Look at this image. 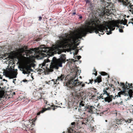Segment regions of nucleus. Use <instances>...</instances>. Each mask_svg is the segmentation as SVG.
Returning <instances> with one entry per match:
<instances>
[{
  "instance_id": "obj_13",
  "label": "nucleus",
  "mask_w": 133,
  "mask_h": 133,
  "mask_svg": "<svg viewBox=\"0 0 133 133\" xmlns=\"http://www.w3.org/2000/svg\"><path fill=\"white\" fill-rule=\"evenodd\" d=\"M44 94V93L37 92H35V97L36 99H41L42 98V96Z\"/></svg>"
},
{
  "instance_id": "obj_5",
  "label": "nucleus",
  "mask_w": 133,
  "mask_h": 133,
  "mask_svg": "<svg viewBox=\"0 0 133 133\" xmlns=\"http://www.w3.org/2000/svg\"><path fill=\"white\" fill-rule=\"evenodd\" d=\"M133 91L131 89H129L128 92V94H126L124 91H121L119 92L118 93V96L121 97V95H124L125 96H128V95H129V96L130 97L129 98L132 97V96L133 95ZM128 99H129L130 98H129L128 97Z\"/></svg>"
},
{
  "instance_id": "obj_27",
  "label": "nucleus",
  "mask_w": 133,
  "mask_h": 133,
  "mask_svg": "<svg viewBox=\"0 0 133 133\" xmlns=\"http://www.w3.org/2000/svg\"><path fill=\"white\" fill-rule=\"evenodd\" d=\"M89 82L88 83V84H89L90 83H91V84H92L93 82L94 81L93 79H89Z\"/></svg>"
},
{
  "instance_id": "obj_30",
  "label": "nucleus",
  "mask_w": 133,
  "mask_h": 133,
  "mask_svg": "<svg viewBox=\"0 0 133 133\" xmlns=\"http://www.w3.org/2000/svg\"><path fill=\"white\" fill-rule=\"evenodd\" d=\"M95 90L94 91V92H95V93L96 94H98V92H97L96 91V90L95 89Z\"/></svg>"
},
{
  "instance_id": "obj_32",
  "label": "nucleus",
  "mask_w": 133,
  "mask_h": 133,
  "mask_svg": "<svg viewBox=\"0 0 133 133\" xmlns=\"http://www.w3.org/2000/svg\"><path fill=\"white\" fill-rule=\"evenodd\" d=\"M42 19V17H39V20L40 21Z\"/></svg>"
},
{
  "instance_id": "obj_22",
  "label": "nucleus",
  "mask_w": 133,
  "mask_h": 133,
  "mask_svg": "<svg viewBox=\"0 0 133 133\" xmlns=\"http://www.w3.org/2000/svg\"><path fill=\"white\" fill-rule=\"evenodd\" d=\"M68 133H72L71 132L73 131L72 129L71 128H69V129H68Z\"/></svg>"
},
{
  "instance_id": "obj_26",
  "label": "nucleus",
  "mask_w": 133,
  "mask_h": 133,
  "mask_svg": "<svg viewBox=\"0 0 133 133\" xmlns=\"http://www.w3.org/2000/svg\"><path fill=\"white\" fill-rule=\"evenodd\" d=\"M94 72H95V73H93L92 74L95 75V76H96L97 75V72L95 69H94L93 71Z\"/></svg>"
},
{
  "instance_id": "obj_28",
  "label": "nucleus",
  "mask_w": 133,
  "mask_h": 133,
  "mask_svg": "<svg viewBox=\"0 0 133 133\" xmlns=\"http://www.w3.org/2000/svg\"><path fill=\"white\" fill-rule=\"evenodd\" d=\"M75 122H73L71 123V125H72V127L74 128L75 126Z\"/></svg>"
},
{
  "instance_id": "obj_7",
  "label": "nucleus",
  "mask_w": 133,
  "mask_h": 133,
  "mask_svg": "<svg viewBox=\"0 0 133 133\" xmlns=\"http://www.w3.org/2000/svg\"><path fill=\"white\" fill-rule=\"evenodd\" d=\"M17 74V69L15 70L11 71L8 74V76L10 79H12L16 77V76Z\"/></svg>"
},
{
  "instance_id": "obj_8",
  "label": "nucleus",
  "mask_w": 133,
  "mask_h": 133,
  "mask_svg": "<svg viewBox=\"0 0 133 133\" xmlns=\"http://www.w3.org/2000/svg\"><path fill=\"white\" fill-rule=\"evenodd\" d=\"M17 74V69L15 70L11 71L8 74V76L10 79H12L16 77V76Z\"/></svg>"
},
{
  "instance_id": "obj_42",
  "label": "nucleus",
  "mask_w": 133,
  "mask_h": 133,
  "mask_svg": "<svg viewBox=\"0 0 133 133\" xmlns=\"http://www.w3.org/2000/svg\"><path fill=\"white\" fill-rule=\"evenodd\" d=\"M76 14V12H74V13H73V14H73V15H75V14Z\"/></svg>"
},
{
  "instance_id": "obj_39",
  "label": "nucleus",
  "mask_w": 133,
  "mask_h": 133,
  "mask_svg": "<svg viewBox=\"0 0 133 133\" xmlns=\"http://www.w3.org/2000/svg\"><path fill=\"white\" fill-rule=\"evenodd\" d=\"M110 85V86L111 87H112V86H114V85H113L112 84H111V85Z\"/></svg>"
},
{
  "instance_id": "obj_4",
  "label": "nucleus",
  "mask_w": 133,
  "mask_h": 133,
  "mask_svg": "<svg viewBox=\"0 0 133 133\" xmlns=\"http://www.w3.org/2000/svg\"><path fill=\"white\" fill-rule=\"evenodd\" d=\"M33 64L29 62H27L21 67V69L23 74H29L32 70L31 68Z\"/></svg>"
},
{
  "instance_id": "obj_35",
  "label": "nucleus",
  "mask_w": 133,
  "mask_h": 133,
  "mask_svg": "<svg viewBox=\"0 0 133 133\" xmlns=\"http://www.w3.org/2000/svg\"><path fill=\"white\" fill-rule=\"evenodd\" d=\"M132 83L130 84V87H131L130 88H132Z\"/></svg>"
},
{
  "instance_id": "obj_2",
  "label": "nucleus",
  "mask_w": 133,
  "mask_h": 133,
  "mask_svg": "<svg viewBox=\"0 0 133 133\" xmlns=\"http://www.w3.org/2000/svg\"><path fill=\"white\" fill-rule=\"evenodd\" d=\"M77 76L75 75L74 78L72 77L66 83L67 86V89L70 91V95L73 97H77L78 98H82L81 96L80 95L79 96L78 94L77 91L80 90L79 88H78V86L80 85L82 87H84L85 85V83H83V82L79 81L78 78L76 79Z\"/></svg>"
},
{
  "instance_id": "obj_24",
  "label": "nucleus",
  "mask_w": 133,
  "mask_h": 133,
  "mask_svg": "<svg viewBox=\"0 0 133 133\" xmlns=\"http://www.w3.org/2000/svg\"><path fill=\"white\" fill-rule=\"evenodd\" d=\"M28 125H25V124L23 126V129H24V127H25V130H27V129H28Z\"/></svg>"
},
{
  "instance_id": "obj_34",
  "label": "nucleus",
  "mask_w": 133,
  "mask_h": 133,
  "mask_svg": "<svg viewBox=\"0 0 133 133\" xmlns=\"http://www.w3.org/2000/svg\"><path fill=\"white\" fill-rule=\"evenodd\" d=\"M78 52V50H77L75 52V54L77 55Z\"/></svg>"
},
{
  "instance_id": "obj_3",
  "label": "nucleus",
  "mask_w": 133,
  "mask_h": 133,
  "mask_svg": "<svg viewBox=\"0 0 133 133\" xmlns=\"http://www.w3.org/2000/svg\"><path fill=\"white\" fill-rule=\"evenodd\" d=\"M105 4V8L106 10H104L103 11H102L99 14V16L101 17H103L105 15L109 16L110 14L112 13V12L113 10L112 8L113 7V4L110 3L108 2H107Z\"/></svg>"
},
{
  "instance_id": "obj_20",
  "label": "nucleus",
  "mask_w": 133,
  "mask_h": 133,
  "mask_svg": "<svg viewBox=\"0 0 133 133\" xmlns=\"http://www.w3.org/2000/svg\"><path fill=\"white\" fill-rule=\"evenodd\" d=\"M119 2H131L129 1V0H118Z\"/></svg>"
},
{
  "instance_id": "obj_36",
  "label": "nucleus",
  "mask_w": 133,
  "mask_h": 133,
  "mask_svg": "<svg viewBox=\"0 0 133 133\" xmlns=\"http://www.w3.org/2000/svg\"><path fill=\"white\" fill-rule=\"evenodd\" d=\"M44 103L46 104H47V105H48L47 104V102H48L46 100H45L44 101Z\"/></svg>"
},
{
  "instance_id": "obj_40",
  "label": "nucleus",
  "mask_w": 133,
  "mask_h": 133,
  "mask_svg": "<svg viewBox=\"0 0 133 133\" xmlns=\"http://www.w3.org/2000/svg\"><path fill=\"white\" fill-rule=\"evenodd\" d=\"M39 40V39H36V41H38Z\"/></svg>"
},
{
  "instance_id": "obj_15",
  "label": "nucleus",
  "mask_w": 133,
  "mask_h": 133,
  "mask_svg": "<svg viewBox=\"0 0 133 133\" xmlns=\"http://www.w3.org/2000/svg\"><path fill=\"white\" fill-rule=\"evenodd\" d=\"M89 120L86 118H84L82 121L81 122V126L82 127L85 125H87L89 124L88 122Z\"/></svg>"
},
{
  "instance_id": "obj_44",
  "label": "nucleus",
  "mask_w": 133,
  "mask_h": 133,
  "mask_svg": "<svg viewBox=\"0 0 133 133\" xmlns=\"http://www.w3.org/2000/svg\"><path fill=\"white\" fill-rule=\"evenodd\" d=\"M121 28H123L124 26H123L122 27V26H121Z\"/></svg>"
},
{
  "instance_id": "obj_10",
  "label": "nucleus",
  "mask_w": 133,
  "mask_h": 133,
  "mask_svg": "<svg viewBox=\"0 0 133 133\" xmlns=\"http://www.w3.org/2000/svg\"><path fill=\"white\" fill-rule=\"evenodd\" d=\"M85 109L88 110V112L91 114L93 113V110L95 109V107L94 106H91L88 104H87L85 106Z\"/></svg>"
},
{
  "instance_id": "obj_12",
  "label": "nucleus",
  "mask_w": 133,
  "mask_h": 133,
  "mask_svg": "<svg viewBox=\"0 0 133 133\" xmlns=\"http://www.w3.org/2000/svg\"><path fill=\"white\" fill-rule=\"evenodd\" d=\"M65 78V76L64 75L61 74L60 76L58 77L55 81H54V79H52V81H54V84H57L56 82L58 81H62L63 79Z\"/></svg>"
},
{
  "instance_id": "obj_18",
  "label": "nucleus",
  "mask_w": 133,
  "mask_h": 133,
  "mask_svg": "<svg viewBox=\"0 0 133 133\" xmlns=\"http://www.w3.org/2000/svg\"><path fill=\"white\" fill-rule=\"evenodd\" d=\"M48 110V109L47 108H43L42 110H41L40 111L38 112L37 114V115H39L41 113H43L45 112V111Z\"/></svg>"
},
{
  "instance_id": "obj_33",
  "label": "nucleus",
  "mask_w": 133,
  "mask_h": 133,
  "mask_svg": "<svg viewBox=\"0 0 133 133\" xmlns=\"http://www.w3.org/2000/svg\"><path fill=\"white\" fill-rule=\"evenodd\" d=\"M23 82H28V80H26V79H24V80H23L22 81Z\"/></svg>"
},
{
  "instance_id": "obj_47",
  "label": "nucleus",
  "mask_w": 133,
  "mask_h": 133,
  "mask_svg": "<svg viewBox=\"0 0 133 133\" xmlns=\"http://www.w3.org/2000/svg\"><path fill=\"white\" fill-rule=\"evenodd\" d=\"M129 17V16H127V17Z\"/></svg>"
},
{
  "instance_id": "obj_14",
  "label": "nucleus",
  "mask_w": 133,
  "mask_h": 133,
  "mask_svg": "<svg viewBox=\"0 0 133 133\" xmlns=\"http://www.w3.org/2000/svg\"><path fill=\"white\" fill-rule=\"evenodd\" d=\"M126 84H124V83L121 82L120 83V84L121 85V86H122V88L124 90H126V89H128L129 88L128 87L131 88V87H130V84L128 83V86L127 85V82H126Z\"/></svg>"
},
{
  "instance_id": "obj_11",
  "label": "nucleus",
  "mask_w": 133,
  "mask_h": 133,
  "mask_svg": "<svg viewBox=\"0 0 133 133\" xmlns=\"http://www.w3.org/2000/svg\"><path fill=\"white\" fill-rule=\"evenodd\" d=\"M116 121L117 122L115 124H114L115 123L113 124L112 125L113 127H116V126H117H117L116 124H123L125 123V120L121 119H117Z\"/></svg>"
},
{
  "instance_id": "obj_37",
  "label": "nucleus",
  "mask_w": 133,
  "mask_h": 133,
  "mask_svg": "<svg viewBox=\"0 0 133 133\" xmlns=\"http://www.w3.org/2000/svg\"><path fill=\"white\" fill-rule=\"evenodd\" d=\"M16 79H14L13 80V83H15V81H16Z\"/></svg>"
},
{
  "instance_id": "obj_41",
  "label": "nucleus",
  "mask_w": 133,
  "mask_h": 133,
  "mask_svg": "<svg viewBox=\"0 0 133 133\" xmlns=\"http://www.w3.org/2000/svg\"><path fill=\"white\" fill-rule=\"evenodd\" d=\"M102 1L105 2L107 0H101Z\"/></svg>"
},
{
  "instance_id": "obj_21",
  "label": "nucleus",
  "mask_w": 133,
  "mask_h": 133,
  "mask_svg": "<svg viewBox=\"0 0 133 133\" xmlns=\"http://www.w3.org/2000/svg\"><path fill=\"white\" fill-rule=\"evenodd\" d=\"M125 122H127L128 123H131L132 121H133V120L132 119H131V118L130 119L129 118L127 120H125Z\"/></svg>"
},
{
  "instance_id": "obj_46",
  "label": "nucleus",
  "mask_w": 133,
  "mask_h": 133,
  "mask_svg": "<svg viewBox=\"0 0 133 133\" xmlns=\"http://www.w3.org/2000/svg\"><path fill=\"white\" fill-rule=\"evenodd\" d=\"M5 79H3V81H5Z\"/></svg>"
},
{
  "instance_id": "obj_6",
  "label": "nucleus",
  "mask_w": 133,
  "mask_h": 133,
  "mask_svg": "<svg viewBox=\"0 0 133 133\" xmlns=\"http://www.w3.org/2000/svg\"><path fill=\"white\" fill-rule=\"evenodd\" d=\"M107 96L106 97H103L102 99H104L105 102H107L108 103H110L111 102L113 98L115 99L116 98V97H119L118 95V96L117 95L115 96H113L112 95H110V94L108 95V96Z\"/></svg>"
},
{
  "instance_id": "obj_1",
  "label": "nucleus",
  "mask_w": 133,
  "mask_h": 133,
  "mask_svg": "<svg viewBox=\"0 0 133 133\" xmlns=\"http://www.w3.org/2000/svg\"><path fill=\"white\" fill-rule=\"evenodd\" d=\"M109 29L110 31L107 33V35L112 33L111 31L115 29V22H109L103 21L101 22L99 19L96 18L91 20L87 23V24L78 33L72 32L70 34L65 33L63 34L59 37V40H57L55 46L54 48L46 47L44 45L39 46L34 50H27L25 46L20 48L17 50L18 54L21 56L28 57L30 59L36 58L41 59L45 57H48V59H44V62L40 66L43 69L44 71L47 72H52L54 69H58L59 67L62 66V63H65L66 60V55H63L59 58L57 59L53 57L50 64L49 65L47 64L50 61L48 59L50 57L54 55V52L56 50L59 48H66L69 43H75L77 42L78 39H81L82 37L85 36L89 33L95 32L103 35L105 30Z\"/></svg>"
},
{
  "instance_id": "obj_45",
  "label": "nucleus",
  "mask_w": 133,
  "mask_h": 133,
  "mask_svg": "<svg viewBox=\"0 0 133 133\" xmlns=\"http://www.w3.org/2000/svg\"><path fill=\"white\" fill-rule=\"evenodd\" d=\"M105 122H107V120H105Z\"/></svg>"
},
{
  "instance_id": "obj_31",
  "label": "nucleus",
  "mask_w": 133,
  "mask_h": 133,
  "mask_svg": "<svg viewBox=\"0 0 133 133\" xmlns=\"http://www.w3.org/2000/svg\"><path fill=\"white\" fill-rule=\"evenodd\" d=\"M81 58V56H77V59H80Z\"/></svg>"
},
{
  "instance_id": "obj_49",
  "label": "nucleus",
  "mask_w": 133,
  "mask_h": 133,
  "mask_svg": "<svg viewBox=\"0 0 133 133\" xmlns=\"http://www.w3.org/2000/svg\"><path fill=\"white\" fill-rule=\"evenodd\" d=\"M82 18V17H80V18Z\"/></svg>"
},
{
  "instance_id": "obj_17",
  "label": "nucleus",
  "mask_w": 133,
  "mask_h": 133,
  "mask_svg": "<svg viewBox=\"0 0 133 133\" xmlns=\"http://www.w3.org/2000/svg\"><path fill=\"white\" fill-rule=\"evenodd\" d=\"M127 20L126 19H124V20H122L121 21V22L120 24H123L124 25H127V26H128V25L127 24Z\"/></svg>"
},
{
  "instance_id": "obj_16",
  "label": "nucleus",
  "mask_w": 133,
  "mask_h": 133,
  "mask_svg": "<svg viewBox=\"0 0 133 133\" xmlns=\"http://www.w3.org/2000/svg\"><path fill=\"white\" fill-rule=\"evenodd\" d=\"M95 83L98 82L99 83L102 81V78L101 75H99L96 78V79L94 80Z\"/></svg>"
},
{
  "instance_id": "obj_38",
  "label": "nucleus",
  "mask_w": 133,
  "mask_h": 133,
  "mask_svg": "<svg viewBox=\"0 0 133 133\" xmlns=\"http://www.w3.org/2000/svg\"><path fill=\"white\" fill-rule=\"evenodd\" d=\"M95 96L94 95H92V96H91V98H92L93 97H94Z\"/></svg>"
},
{
  "instance_id": "obj_50",
  "label": "nucleus",
  "mask_w": 133,
  "mask_h": 133,
  "mask_svg": "<svg viewBox=\"0 0 133 133\" xmlns=\"http://www.w3.org/2000/svg\"><path fill=\"white\" fill-rule=\"evenodd\" d=\"M118 83L119 84V82H118Z\"/></svg>"
},
{
  "instance_id": "obj_29",
  "label": "nucleus",
  "mask_w": 133,
  "mask_h": 133,
  "mask_svg": "<svg viewBox=\"0 0 133 133\" xmlns=\"http://www.w3.org/2000/svg\"><path fill=\"white\" fill-rule=\"evenodd\" d=\"M119 31L121 32H123V30L122 29H119Z\"/></svg>"
},
{
  "instance_id": "obj_43",
  "label": "nucleus",
  "mask_w": 133,
  "mask_h": 133,
  "mask_svg": "<svg viewBox=\"0 0 133 133\" xmlns=\"http://www.w3.org/2000/svg\"><path fill=\"white\" fill-rule=\"evenodd\" d=\"M89 82H85L84 83H87V84H88V83Z\"/></svg>"
},
{
  "instance_id": "obj_9",
  "label": "nucleus",
  "mask_w": 133,
  "mask_h": 133,
  "mask_svg": "<svg viewBox=\"0 0 133 133\" xmlns=\"http://www.w3.org/2000/svg\"><path fill=\"white\" fill-rule=\"evenodd\" d=\"M109 87H106L104 88L103 90V92L102 94H101L99 96L100 98L103 99V97H104V95H106L107 96H108V95L110 94V93L108 92L109 91Z\"/></svg>"
},
{
  "instance_id": "obj_48",
  "label": "nucleus",
  "mask_w": 133,
  "mask_h": 133,
  "mask_svg": "<svg viewBox=\"0 0 133 133\" xmlns=\"http://www.w3.org/2000/svg\"><path fill=\"white\" fill-rule=\"evenodd\" d=\"M0 78H1V79H2V77H0Z\"/></svg>"
},
{
  "instance_id": "obj_19",
  "label": "nucleus",
  "mask_w": 133,
  "mask_h": 133,
  "mask_svg": "<svg viewBox=\"0 0 133 133\" xmlns=\"http://www.w3.org/2000/svg\"><path fill=\"white\" fill-rule=\"evenodd\" d=\"M85 102L82 101L79 103V107H83L84 106Z\"/></svg>"
},
{
  "instance_id": "obj_25",
  "label": "nucleus",
  "mask_w": 133,
  "mask_h": 133,
  "mask_svg": "<svg viewBox=\"0 0 133 133\" xmlns=\"http://www.w3.org/2000/svg\"><path fill=\"white\" fill-rule=\"evenodd\" d=\"M51 107L53 110H55V109H56L57 107H58L57 106H55L54 105H52Z\"/></svg>"
},
{
  "instance_id": "obj_23",
  "label": "nucleus",
  "mask_w": 133,
  "mask_h": 133,
  "mask_svg": "<svg viewBox=\"0 0 133 133\" xmlns=\"http://www.w3.org/2000/svg\"><path fill=\"white\" fill-rule=\"evenodd\" d=\"M101 74L103 76H105L108 75V74L105 72H102L101 73Z\"/></svg>"
}]
</instances>
